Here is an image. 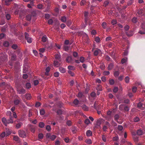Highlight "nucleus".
<instances>
[{"instance_id": "nucleus-1", "label": "nucleus", "mask_w": 145, "mask_h": 145, "mask_svg": "<svg viewBox=\"0 0 145 145\" xmlns=\"http://www.w3.org/2000/svg\"><path fill=\"white\" fill-rule=\"evenodd\" d=\"M0 86L1 87L3 88H8L10 89H13L10 86L9 84L6 83L5 82H3L0 84Z\"/></svg>"}, {"instance_id": "nucleus-2", "label": "nucleus", "mask_w": 145, "mask_h": 145, "mask_svg": "<svg viewBox=\"0 0 145 145\" xmlns=\"http://www.w3.org/2000/svg\"><path fill=\"white\" fill-rule=\"evenodd\" d=\"M46 136L47 138H49L52 141L54 140L56 138V135H51V134L48 133L46 134Z\"/></svg>"}, {"instance_id": "nucleus-3", "label": "nucleus", "mask_w": 145, "mask_h": 145, "mask_svg": "<svg viewBox=\"0 0 145 145\" xmlns=\"http://www.w3.org/2000/svg\"><path fill=\"white\" fill-rule=\"evenodd\" d=\"M18 134L21 137L25 138L26 137L25 132L23 130H19L18 131Z\"/></svg>"}, {"instance_id": "nucleus-4", "label": "nucleus", "mask_w": 145, "mask_h": 145, "mask_svg": "<svg viewBox=\"0 0 145 145\" xmlns=\"http://www.w3.org/2000/svg\"><path fill=\"white\" fill-rule=\"evenodd\" d=\"M137 12L139 17H142L144 15V10L142 9H138L137 10Z\"/></svg>"}, {"instance_id": "nucleus-5", "label": "nucleus", "mask_w": 145, "mask_h": 145, "mask_svg": "<svg viewBox=\"0 0 145 145\" xmlns=\"http://www.w3.org/2000/svg\"><path fill=\"white\" fill-rule=\"evenodd\" d=\"M17 91L18 93L20 94H23L25 93V90L23 88H18Z\"/></svg>"}, {"instance_id": "nucleus-6", "label": "nucleus", "mask_w": 145, "mask_h": 145, "mask_svg": "<svg viewBox=\"0 0 145 145\" xmlns=\"http://www.w3.org/2000/svg\"><path fill=\"white\" fill-rule=\"evenodd\" d=\"M101 53V50L98 48H96L94 52V55L95 56H97L99 54Z\"/></svg>"}, {"instance_id": "nucleus-7", "label": "nucleus", "mask_w": 145, "mask_h": 145, "mask_svg": "<svg viewBox=\"0 0 145 145\" xmlns=\"http://www.w3.org/2000/svg\"><path fill=\"white\" fill-rule=\"evenodd\" d=\"M29 129L33 133H34L35 131L36 128L35 127L31 125H29Z\"/></svg>"}, {"instance_id": "nucleus-8", "label": "nucleus", "mask_w": 145, "mask_h": 145, "mask_svg": "<svg viewBox=\"0 0 145 145\" xmlns=\"http://www.w3.org/2000/svg\"><path fill=\"white\" fill-rule=\"evenodd\" d=\"M13 117H9V118L7 120V125L9 123H12L14 122V121L12 119Z\"/></svg>"}, {"instance_id": "nucleus-9", "label": "nucleus", "mask_w": 145, "mask_h": 145, "mask_svg": "<svg viewBox=\"0 0 145 145\" xmlns=\"http://www.w3.org/2000/svg\"><path fill=\"white\" fill-rule=\"evenodd\" d=\"M22 125L23 123L22 122L19 121L18 123L16 125V128L17 129H19Z\"/></svg>"}, {"instance_id": "nucleus-10", "label": "nucleus", "mask_w": 145, "mask_h": 145, "mask_svg": "<svg viewBox=\"0 0 145 145\" xmlns=\"http://www.w3.org/2000/svg\"><path fill=\"white\" fill-rule=\"evenodd\" d=\"M56 60H58L59 61H61V59L60 55L59 54H56L55 56Z\"/></svg>"}, {"instance_id": "nucleus-11", "label": "nucleus", "mask_w": 145, "mask_h": 145, "mask_svg": "<svg viewBox=\"0 0 145 145\" xmlns=\"http://www.w3.org/2000/svg\"><path fill=\"white\" fill-rule=\"evenodd\" d=\"M71 131L73 133H75L77 131V128L75 126H72L71 128Z\"/></svg>"}, {"instance_id": "nucleus-12", "label": "nucleus", "mask_w": 145, "mask_h": 145, "mask_svg": "<svg viewBox=\"0 0 145 145\" xmlns=\"http://www.w3.org/2000/svg\"><path fill=\"white\" fill-rule=\"evenodd\" d=\"M119 116L118 114H116L114 116V120L115 121H116L119 124H121L122 123L121 122H119V121L118 120V119L119 118Z\"/></svg>"}, {"instance_id": "nucleus-13", "label": "nucleus", "mask_w": 145, "mask_h": 145, "mask_svg": "<svg viewBox=\"0 0 145 145\" xmlns=\"http://www.w3.org/2000/svg\"><path fill=\"white\" fill-rule=\"evenodd\" d=\"M20 100L18 99H16L14 100V103L15 105H17L20 103Z\"/></svg>"}, {"instance_id": "nucleus-14", "label": "nucleus", "mask_w": 145, "mask_h": 145, "mask_svg": "<svg viewBox=\"0 0 145 145\" xmlns=\"http://www.w3.org/2000/svg\"><path fill=\"white\" fill-rule=\"evenodd\" d=\"M2 121L5 126H7V119L5 118L4 117L2 119Z\"/></svg>"}, {"instance_id": "nucleus-15", "label": "nucleus", "mask_w": 145, "mask_h": 145, "mask_svg": "<svg viewBox=\"0 0 145 145\" xmlns=\"http://www.w3.org/2000/svg\"><path fill=\"white\" fill-rule=\"evenodd\" d=\"M125 33L126 35L128 36H129V37L133 35V32L132 31H129V32L126 31V32H125Z\"/></svg>"}, {"instance_id": "nucleus-16", "label": "nucleus", "mask_w": 145, "mask_h": 145, "mask_svg": "<svg viewBox=\"0 0 145 145\" xmlns=\"http://www.w3.org/2000/svg\"><path fill=\"white\" fill-rule=\"evenodd\" d=\"M88 13L87 12H85L84 13V16L85 17V21L86 25H87V16L88 15Z\"/></svg>"}, {"instance_id": "nucleus-17", "label": "nucleus", "mask_w": 145, "mask_h": 145, "mask_svg": "<svg viewBox=\"0 0 145 145\" xmlns=\"http://www.w3.org/2000/svg\"><path fill=\"white\" fill-rule=\"evenodd\" d=\"M86 135L87 137H89L92 135L91 131L90 130H88L87 131L86 133Z\"/></svg>"}, {"instance_id": "nucleus-18", "label": "nucleus", "mask_w": 145, "mask_h": 145, "mask_svg": "<svg viewBox=\"0 0 145 145\" xmlns=\"http://www.w3.org/2000/svg\"><path fill=\"white\" fill-rule=\"evenodd\" d=\"M48 40V38L46 35H44L42 38V41L43 42H45Z\"/></svg>"}, {"instance_id": "nucleus-19", "label": "nucleus", "mask_w": 145, "mask_h": 145, "mask_svg": "<svg viewBox=\"0 0 145 145\" xmlns=\"http://www.w3.org/2000/svg\"><path fill=\"white\" fill-rule=\"evenodd\" d=\"M113 67L114 64L112 63H111L108 65V70H110L113 68Z\"/></svg>"}, {"instance_id": "nucleus-20", "label": "nucleus", "mask_w": 145, "mask_h": 145, "mask_svg": "<svg viewBox=\"0 0 145 145\" xmlns=\"http://www.w3.org/2000/svg\"><path fill=\"white\" fill-rule=\"evenodd\" d=\"M72 60V57L71 56H69L66 59V61L68 63L71 62Z\"/></svg>"}, {"instance_id": "nucleus-21", "label": "nucleus", "mask_w": 145, "mask_h": 145, "mask_svg": "<svg viewBox=\"0 0 145 145\" xmlns=\"http://www.w3.org/2000/svg\"><path fill=\"white\" fill-rule=\"evenodd\" d=\"M59 9L57 8H56L54 9V12L55 13L54 15L55 16H57L59 13Z\"/></svg>"}, {"instance_id": "nucleus-22", "label": "nucleus", "mask_w": 145, "mask_h": 145, "mask_svg": "<svg viewBox=\"0 0 145 145\" xmlns=\"http://www.w3.org/2000/svg\"><path fill=\"white\" fill-rule=\"evenodd\" d=\"M82 108L84 110L87 111L88 110V108L85 105H83L82 106Z\"/></svg>"}, {"instance_id": "nucleus-23", "label": "nucleus", "mask_w": 145, "mask_h": 145, "mask_svg": "<svg viewBox=\"0 0 145 145\" xmlns=\"http://www.w3.org/2000/svg\"><path fill=\"white\" fill-rule=\"evenodd\" d=\"M137 134L138 135H141L143 134L142 131L141 129L138 130L137 132Z\"/></svg>"}, {"instance_id": "nucleus-24", "label": "nucleus", "mask_w": 145, "mask_h": 145, "mask_svg": "<svg viewBox=\"0 0 145 145\" xmlns=\"http://www.w3.org/2000/svg\"><path fill=\"white\" fill-rule=\"evenodd\" d=\"M125 106V105H123V104H121L120 105L119 109V110L121 111H123L124 110V107Z\"/></svg>"}, {"instance_id": "nucleus-25", "label": "nucleus", "mask_w": 145, "mask_h": 145, "mask_svg": "<svg viewBox=\"0 0 145 145\" xmlns=\"http://www.w3.org/2000/svg\"><path fill=\"white\" fill-rule=\"evenodd\" d=\"M120 72L118 71H116L114 73V76L116 77H117L120 74Z\"/></svg>"}, {"instance_id": "nucleus-26", "label": "nucleus", "mask_w": 145, "mask_h": 145, "mask_svg": "<svg viewBox=\"0 0 145 145\" xmlns=\"http://www.w3.org/2000/svg\"><path fill=\"white\" fill-rule=\"evenodd\" d=\"M59 61L57 60H55L54 61V65L56 67H58L59 66Z\"/></svg>"}, {"instance_id": "nucleus-27", "label": "nucleus", "mask_w": 145, "mask_h": 145, "mask_svg": "<svg viewBox=\"0 0 145 145\" xmlns=\"http://www.w3.org/2000/svg\"><path fill=\"white\" fill-rule=\"evenodd\" d=\"M32 16L31 14H28L26 16V19L27 21H30L31 18Z\"/></svg>"}, {"instance_id": "nucleus-28", "label": "nucleus", "mask_w": 145, "mask_h": 145, "mask_svg": "<svg viewBox=\"0 0 145 145\" xmlns=\"http://www.w3.org/2000/svg\"><path fill=\"white\" fill-rule=\"evenodd\" d=\"M97 90L99 91H101L102 90V86L100 85H99L96 88Z\"/></svg>"}, {"instance_id": "nucleus-29", "label": "nucleus", "mask_w": 145, "mask_h": 145, "mask_svg": "<svg viewBox=\"0 0 145 145\" xmlns=\"http://www.w3.org/2000/svg\"><path fill=\"white\" fill-rule=\"evenodd\" d=\"M40 114L41 115H43L45 114V111L44 109H42L40 110Z\"/></svg>"}, {"instance_id": "nucleus-30", "label": "nucleus", "mask_w": 145, "mask_h": 145, "mask_svg": "<svg viewBox=\"0 0 145 145\" xmlns=\"http://www.w3.org/2000/svg\"><path fill=\"white\" fill-rule=\"evenodd\" d=\"M13 139L16 141H18L19 140V138L17 136H14L13 137Z\"/></svg>"}, {"instance_id": "nucleus-31", "label": "nucleus", "mask_w": 145, "mask_h": 145, "mask_svg": "<svg viewBox=\"0 0 145 145\" xmlns=\"http://www.w3.org/2000/svg\"><path fill=\"white\" fill-rule=\"evenodd\" d=\"M16 56L15 54H12L11 57V59L12 60H16Z\"/></svg>"}, {"instance_id": "nucleus-32", "label": "nucleus", "mask_w": 145, "mask_h": 145, "mask_svg": "<svg viewBox=\"0 0 145 145\" xmlns=\"http://www.w3.org/2000/svg\"><path fill=\"white\" fill-rule=\"evenodd\" d=\"M85 142L88 144H90L92 143L91 140L90 139H86L85 141Z\"/></svg>"}, {"instance_id": "nucleus-33", "label": "nucleus", "mask_w": 145, "mask_h": 145, "mask_svg": "<svg viewBox=\"0 0 145 145\" xmlns=\"http://www.w3.org/2000/svg\"><path fill=\"white\" fill-rule=\"evenodd\" d=\"M102 123L101 121L100 120H97L96 121V125L97 126H99Z\"/></svg>"}, {"instance_id": "nucleus-34", "label": "nucleus", "mask_w": 145, "mask_h": 145, "mask_svg": "<svg viewBox=\"0 0 145 145\" xmlns=\"http://www.w3.org/2000/svg\"><path fill=\"white\" fill-rule=\"evenodd\" d=\"M45 125V124L43 122H40L39 124V127L41 128H43Z\"/></svg>"}, {"instance_id": "nucleus-35", "label": "nucleus", "mask_w": 145, "mask_h": 145, "mask_svg": "<svg viewBox=\"0 0 145 145\" xmlns=\"http://www.w3.org/2000/svg\"><path fill=\"white\" fill-rule=\"evenodd\" d=\"M79 60L80 62L83 63L85 61V58L83 57H81L80 58Z\"/></svg>"}, {"instance_id": "nucleus-36", "label": "nucleus", "mask_w": 145, "mask_h": 145, "mask_svg": "<svg viewBox=\"0 0 145 145\" xmlns=\"http://www.w3.org/2000/svg\"><path fill=\"white\" fill-rule=\"evenodd\" d=\"M26 39L27 40V42L29 43H31L32 42V39L30 37H28Z\"/></svg>"}, {"instance_id": "nucleus-37", "label": "nucleus", "mask_w": 145, "mask_h": 145, "mask_svg": "<svg viewBox=\"0 0 145 145\" xmlns=\"http://www.w3.org/2000/svg\"><path fill=\"white\" fill-rule=\"evenodd\" d=\"M111 123L112 125L114 127H116L117 126V124L113 120H112L111 121Z\"/></svg>"}, {"instance_id": "nucleus-38", "label": "nucleus", "mask_w": 145, "mask_h": 145, "mask_svg": "<svg viewBox=\"0 0 145 145\" xmlns=\"http://www.w3.org/2000/svg\"><path fill=\"white\" fill-rule=\"evenodd\" d=\"M3 44L4 46L7 47L9 46V43L8 42L5 41L4 42Z\"/></svg>"}, {"instance_id": "nucleus-39", "label": "nucleus", "mask_w": 145, "mask_h": 145, "mask_svg": "<svg viewBox=\"0 0 145 145\" xmlns=\"http://www.w3.org/2000/svg\"><path fill=\"white\" fill-rule=\"evenodd\" d=\"M101 25L103 29H105L106 27V22H104L102 23Z\"/></svg>"}, {"instance_id": "nucleus-40", "label": "nucleus", "mask_w": 145, "mask_h": 145, "mask_svg": "<svg viewBox=\"0 0 145 145\" xmlns=\"http://www.w3.org/2000/svg\"><path fill=\"white\" fill-rule=\"evenodd\" d=\"M25 87L27 89H29L31 87V85L30 83H27L25 84Z\"/></svg>"}, {"instance_id": "nucleus-41", "label": "nucleus", "mask_w": 145, "mask_h": 145, "mask_svg": "<svg viewBox=\"0 0 145 145\" xmlns=\"http://www.w3.org/2000/svg\"><path fill=\"white\" fill-rule=\"evenodd\" d=\"M62 111L60 109L58 110L57 112V115H60L62 114Z\"/></svg>"}, {"instance_id": "nucleus-42", "label": "nucleus", "mask_w": 145, "mask_h": 145, "mask_svg": "<svg viewBox=\"0 0 145 145\" xmlns=\"http://www.w3.org/2000/svg\"><path fill=\"white\" fill-rule=\"evenodd\" d=\"M64 141L67 143H68L69 142L70 139L68 137H66L64 138Z\"/></svg>"}, {"instance_id": "nucleus-43", "label": "nucleus", "mask_w": 145, "mask_h": 145, "mask_svg": "<svg viewBox=\"0 0 145 145\" xmlns=\"http://www.w3.org/2000/svg\"><path fill=\"white\" fill-rule=\"evenodd\" d=\"M95 40L97 43H99L100 42V38L98 37H96L95 38Z\"/></svg>"}, {"instance_id": "nucleus-44", "label": "nucleus", "mask_w": 145, "mask_h": 145, "mask_svg": "<svg viewBox=\"0 0 145 145\" xmlns=\"http://www.w3.org/2000/svg\"><path fill=\"white\" fill-rule=\"evenodd\" d=\"M68 68L69 70H74L75 69V67L73 66L69 65L68 66Z\"/></svg>"}, {"instance_id": "nucleus-45", "label": "nucleus", "mask_w": 145, "mask_h": 145, "mask_svg": "<svg viewBox=\"0 0 145 145\" xmlns=\"http://www.w3.org/2000/svg\"><path fill=\"white\" fill-rule=\"evenodd\" d=\"M129 78L128 76H126L125 78V81L126 83H128L129 82Z\"/></svg>"}, {"instance_id": "nucleus-46", "label": "nucleus", "mask_w": 145, "mask_h": 145, "mask_svg": "<svg viewBox=\"0 0 145 145\" xmlns=\"http://www.w3.org/2000/svg\"><path fill=\"white\" fill-rule=\"evenodd\" d=\"M6 115L7 116H9V117H12V113L10 111H8L6 112Z\"/></svg>"}, {"instance_id": "nucleus-47", "label": "nucleus", "mask_w": 145, "mask_h": 145, "mask_svg": "<svg viewBox=\"0 0 145 145\" xmlns=\"http://www.w3.org/2000/svg\"><path fill=\"white\" fill-rule=\"evenodd\" d=\"M123 129V127L121 125H119L118 127V129L120 131H122Z\"/></svg>"}, {"instance_id": "nucleus-48", "label": "nucleus", "mask_w": 145, "mask_h": 145, "mask_svg": "<svg viewBox=\"0 0 145 145\" xmlns=\"http://www.w3.org/2000/svg\"><path fill=\"white\" fill-rule=\"evenodd\" d=\"M133 120L135 122H138L139 121L140 119L138 117H136L134 118Z\"/></svg>"}, {"instance_id": "nucleus-49", "label": "nucleus", "mask_w": 145, "mask_h": 145, "mask_svg": "<svg viewBox=\"0 0 145 145\" xmlns=\"http://www.w3.org/2000/svg\"><path fill=\"white\" fill-rule=\"evenodd\" d=\"M129 110V109L128 106L125 105L124 107L123 111H128Z\"/></svg>"}, {"instance_id": "nucleus-50", "label": "nucleus", "mask_w": 145, "mask_h": 145, "mask_svg": "<svg viewBox=\"0 0 145 145\" xmlns=\"http://www.w3.org/2000/svg\"><path fill=\"white\" fill-rule=\"evenodd\" d=\"M79 101L77 99H75L73 101V103L74 104L76 105H78L79 103Z\"/></svg>"}, {"instance_id": "nucleus-51", "label": "nucleus", "mask_w": 145, "mask_h": 145, "mask_svg": "<svg viewBox=\"0 0 145 145\" xmlns=\"http://www.w3.org/2000/svg\"><path fill=\"white\" fill-rule=\"evenodd\" d=\"M46 129L48 131H49L51 130V127L49 125H47L46 127Z\"/></svg>"}, {"instance_id": "nucleus-52", "label": "nucleus", "mask_w": 145, "mask_h": 145, "mask_svg": "<svg viewBox=\"0 0 145 145\" xmlns=\"http://www.w3.org/2000/svg\"><path fill=\"white\" fill-rule=\"evenodd\" d=\"M118 90V88L117 87H115L113 90V92L115 93H117Z\"/></svg>"}, {"instance_id": "nucleus-53", "label": "nucleus", "mask_w": 145, "mask_h": 145, "mask_svg": "<svg viewBox=\"0 0 145 145\" xmlns=\"http://www.w3.org/2000/svg\"><path fill=\"white\" fill-rule=\"evenodd\" d=\"M70 46H64V50L66 51H67L69 49Z\"/></svg>"}, {"instance_id": "nucleus-54", "label": "nucleus", "mask_w": 145, "mask_h": 145, "mask_svg": "<svg viewBox=\"0 0 145 145\" xmlns=\"http://www.w3.org/2000/svg\"><path fill=\"white\" fill-rule=\"evenodd\" d=\"M72 123V122L70 120H67L66 122L67 125L69 126L71 125Z\"/></svg>"}, {"instance_id": "nucleus-55", "label": "nucleus", "mask_w": 145, "mask_h": 145, "mask_svg": "<svg viewBox=\"0 0 145 145\" xmlns=\"http://www.w3.org/2000/svg\"><path fill=\"white\" fill-rule=\"evenodd\" d=\"M41 105V103L39 102H37L36 103L35 106L36 107H38L40 106Z\"/></svg>"}, {"instance_id": "nucleus-56", "label": "nucleus", "mask_w": 145, "mask_h": 145, "mask_svg": "<svg viewBox=\"0 0 145 145\" xmlns=\"http://www.w3.org/2000/svg\"><path fill=\"white\" fill-rule=\"evenodd\" d=\"M73 56L75 57H78V53L76 52H74L73 53Z\"/></svg>"}, {"instance_id": "nucleus-57", "label": "nucleus", "mask_w": 145, "mask_h": 145, "mask_svg": "<svg viewBox=\"0 0 145 145\" xmlns=\"http://www.w3.org/2000/svg\"><path fill=\"white\" fill-rule=\"evenodd\" d=\"M110 73V72H109V71H104L103 72V74L104 75H109Z\"/></svg>"}, {"instance_id": "nucleus-58", "label": "nucleus", "mask_w": 145, "mask_h": 145, "mask_svg": "<svg viewBox=\"0 0 145 145\" xmlns=\"http://www.w3.org/2000/svg\"><path fill=\"white\" fill-rule=\"evenodd\" d=\"M100 68L102 70H104L105 68V66L104 64L103 63L100 66Z\"/></svg>"}, {"instance_id": "nucleus-59", "label": "nucleus", "mask_w": 145, "mask_h": 145, "mask_svg": "<svg viewBox=\"0 0 145 145\" xmlns=\"http://www.w3.org/2000/svg\"><path fill=\"white\" fill-rule=\"evenodd\" d=\"M102 139L105 142L106 141V137L105 135H103L102 136Z\"/></svg>"}, {"instance_id": "nucleus-60", "label": "nucleus", "mask_w": 145, "mask_h": 145, "mask_svg": "<svg viewBox=\"0 0 145 145\" xmlns=\"http://www.w3.org/2000/svg\"><path fill=\"white\" fill-rule=\"evenodd\" d=\"M84 123L85 124L88 125L90 123V121L88 119H86L85 120Z\"/></svg>"}, {"instance_id": "nucleus-61", "label": "nucleus", "mask_w": 145, "mask_h": 145, "mask_svg": "<svg viewBox=\"0 0 145 145\" xmlns=\"http://www.w3.org/2000/svg\"><path fill=\"white\" fill-rule=\"evenodd\" d=\"M43 134L42 133H39L38 135V138L40 139H42L43 138Z\"/></svg>"}, {"instance_id": "nucleus-62", "label": "nucleus", "mask_w": 145, "mask_h": 145, "mask_svg": "<svg viewBox=\"0 0 145 145\" xmlns=\"http://www.w3.org/2000/svg\"><path fill=\"white\" fill-rule=\"evenodd\" d=\"M109 2L107 1L104 2L103 4V6L105 7H106L108 4Z\"/></svg>"}, {"instance_id": "nucleus-63", "label": "nucleus", "mask_w": 145, "mask_h": 145, "mask_svg": "<svg viewBox=\"0 0 145 145\" xmlns=\"http://www.w3.org/2000/svg\"><path fill=\"white\" fill-rule=\"evenodd\" d=\"M6 17L7 19L8 20H10L11 18L10 15L8 14H6Z\"/></svg>"}, {"instance_id": "nucleus-64", "label": "nucleus", "mask_w": 145, "mask_h": 145, "mask_svg": "<svg viewBox=\"0 0 145 145\" xmlns=\"http://www.w3.org/2000/svg\"><path fill=\"white\" fill-rule=\"evenodd\" d=\"M109 83L111 85H113L114 83V81L113 79H111L109 81Z\"/></svg>"}]
</instances>
